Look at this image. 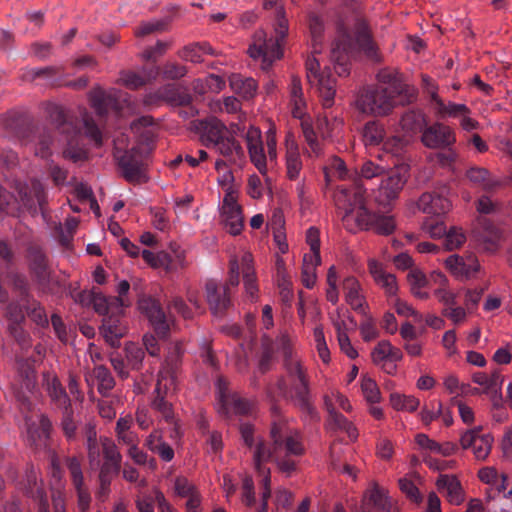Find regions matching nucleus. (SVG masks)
Segmentation results:
<instances>
[{
    "instance_id": "44",
    "label": "nucleus",
    "mask_w": 512,
    "mask_h": 512,
    "mask_svg": "<svg viewBox=\"0 0 512 512\" xmlns=\"http://www.w3.org/2000/svg\"><path fill=\"white\" fill-rule=\"evenodd\" d=\"M467 178L483 187L484 190L490 192L500 186V182L490 177V173L485 168H471L466 173Z\"/></svg>"
},
{
    "instance_id": "9",
    "label": "nucleus",
    "mask_w": 512,
    "mask_h": 512,
    "mask_svg": "<svg viewBox=\"0 0 512 512\" xmlns=\"http://www.w3.org/2000/svg\"><path fill=\"white\" fill-rule=\"evenodd\" d=\"M27 260L30 275L43 293L51 291L53 282L52 271L48 264V258L42 248L34 243L27 247Z\"/></svg>"
},
{
    "instance_id": "39",
    "label": "nucleus",
    "mask_w": 512,
    "mask_h": 512,
    "mask_svg": "<svg viewBox=\"0 0 512 512\" xmlns=\"http://www.w3.org/2000/svg\"><path fill=\"white\" fill-rule=\"evenodd\" d=\"M242 274L246 293L254 299L258 292L256 277L252 266V255L245 253L241 259Z\"/></svg>"
},
{
    "instance_id": "20",
    "label": "nucleus",
    "mask_w": 512,
    "mask_h": 512,
    "mask_svg": "<svg viewBox=\"0 0 512 512\" xmlns=\"http://www.w3.org/2000/svg\"><path fill=\"white\" fill-rule=\"evenodd\" d=\"M122 310H114L105 315L102 320L101 334L113 348L120 345V339L126 334V327L120 319Z\"/></svg>"
},
{
    "instance_id": "52",
    "label": "nucleus",
    "mask_w": 512,
    "mask_h": 512,
    "mask_svg": "<svg viewBox=\"0 0 512 512\" xmlns=\"http://www.w3.org/2000/svg\"><path fill=\"white\" fill-rule=\"evenodd\" d=\"M286 169L287 176L290 180H295L298 178L302 169V161L296 145L287 149Z\"/></svg>"
},
{
    "instance_id": "7",
    "label": "nucleus",
    "mask_w": 512,
    "mask_h": 512,
    "mask_svg": "<svg viewBox=\"0 0 512 512\" xmlns=\"http://www.w3.org/2000/svg\"><path fill=\"white\" fill-rule=\"evenodd\" d=\"M114 157L117 161L121 176L130 183H144L148 180L144 154L139 145L129 150L116 147Z\"/></svg>"
},
{
    "instance_id": "4",
    "label": "nucleus",
    "mask_w": 512,
    "mask_h": 512,
    "mask_svg": "<svg viewBox=\"0 0 512 512\" xmlns=\"http://www.w3.org/2000/svg\"><path fill=\"white\" fill-rule=\"evenodd\" d=\"M45 112L50 124L66 142L63 150L64 158L73 162L85 160L87 152L84 149L83 135L77 117L56 103L46 104Z\"/></svg>"
},
{
    "instance_id": "11",
    "label": "nucleus",
    "mask_w": 512,
    "mask_h": 512,
    "mask_svg": "<svg viewBox=\"0 0 512 512\" xmlns=\"http://www.w3.org/2000/svg\"><path fill=\"white\" fill-rule=\"evenodd\" d=\"M400 512L399 508L395 506L388 496L387 490L380 487L377 483L365 492L361 506L355 507L352 512Z\"/></svg>"
},
{
    "instance_id": "50",
    "label": "nucleus",
    "mask_w": 512,
    "mask_h": 512,
    "mask_svg": "<svg viewBox=\"0 0 512 512\" xmlns=\"http://www.w3.org/2000/svg\"><path fill=\"white\" fill-rule=\"evenodd\" d=\"M93 374L98 382V392L106 395L115 386L114 378L109 369L103 365H98L94 368Z\"/></svg>"
},
{
    "instance_id": "51",
    "label": "nucleus",
    "mask_w": 512,
    "mask_h": 512,
    "mask_svg": "<svg viewBox=\"0 0 512 512\" xmlns=\"http://www.w3.org/2000/svg\"><path fill=\"white\" fill-rule=\"evenodd\" d=\"M47 391L58 408L62 409L71 405L70 398L61 386V383L58 381V379L53 378L51 381L48 380Z\"/></svg>"
},
{
    "instance_id": "1",
    "label": "nucleus",
    "mask_w": 512,
    "mask_h": 512,
    "mask_svg": "<svg viewBox=\"0 0 512 512\" xmlns=\"http://www.w3.org/2000/svg\"><path fill=\"white\" fill-rule=\"evenodd\" d=\"M267 394L272 402L271 442L260 439L253 451L254 468L262 477L263 489H270L271 482L270 468L266 467V463H275L279 471L289 476L297 468L296 458L302 456L305 451L300 434L292 430L282 417L281 408L275 400L272 388H268Z\"/></svg>"
},
{
    "instance_id": "16",
    "label": "nucleus",
    "mask_w": 512,
    "mask_h": 512,
    "mask_svg": "<svg viewBox=\"0 0 512 512\" xmlns=\"http://www.w3.org/2000/svg\"><path fill=\"white\" fill-rule=\"evenodd\" d=\"M18 370L22 379V389H25V391H18L16 393V399L23 412L31 411L32 402L26 392L33 394L36 388V373L33 365L28 360H19Z\"/></svg>"
},
{
    "instance_id": "62",
    "label": "nucleus",
    "mask_w": 512,
    "mask_h": 512,
    "mask_svg": "<svg viewBox=\"0 0 512 512\" xmlns=\"http://www.w3.org/2000/svg\"><path fill=\"white\" fill-rule=\"evenodd\" d=\"M83 126L85 135L90 138L96 146H101L103 142L102 132L92 116L85 114L83 117Z\"/></svg>"
},
{
    "instance_id": "59",
    "label": "nucleus",
    "mask_w": 512,
    "mask_h": 512,
    "mask_svg": "<svg viewBox=\"0 0 512 512\" xmlns=\"http://www.w3.org/2000/svg\"><path fill=\"white\" fill-rule=\"evenodd\" d=\"M8 278L13 285L14 289L19 292L20 301L23 302L25 299L30 298L29 294V283L25 275L7 271Z\"/></svg>"
},
{
    "instance_id": "28",
    "label": "nucleus",
    "mask_w": 512,
    "mask_h": 512,
    "mask_svg": "<svg viewBox=\"0 0 512 512\" xmlns=\"http://www.w3.org/2000/svg\"><path fill=\"white\" fill-rule=\"evenodd\" d=\"M224 380L218 379V386L220 389V402L226 413L232 411L238 415H247L252 409V404L245 398H242L236 393L229 394L224 391L223 386Z\"/></svg>"
},
{
    "instance_id": "6",
    "label": "nucleus",
    "mask_w": 512,
    "mask_h": 512,
    "mask_svg": "<svg viewBox=\"0 0 512 512\" xmlns=\"http://www.w3.org/2000/svg\"><path fill=\"white\" fill-rule=\"evenodd\" d=\"M279 396L296 407L305 424H312L320 420L319 413L312 402L310 380L286 381L284 376L276 382Z\"/></svg>"
},
{
    "instance_id": "26",
    "label": "nucleus",
    "mask_w": 512,
    "mask_h": 512,
    "mask_svg": "<svg viewBox=\"0 0 512 512\" xmlns=\"http://www.w3.org/2000/svg\"><path fill=\"white\" fill-rule=\"evenodd\" d=\"M158 74L159 69L157 67H144L142 69V74L132 70H122L120 72L118 83L128 89L137 90L148 82L154 80Z\"/></svg>"
},
{
    "instance_id": "35",
    "label": "nucleus",
    "mask_w": 512,
    "mask_h": 512,
    "mask_svg": "<svg viewBox=\"0 0 512 512\" xmlns=\"http://www.w3.org/2000/svg\"><path fill=\"white\" fill-rule=\"evenodd\" d=\"M424 229L434 239H442V248L448 250V230L446 216H434L427 219L423 224Z\"/></svg>"
},
{
    "instance_id": "43",
    "label": "nucleus",
    "mask_w": 512,
    "mask_h": 512,
    "mask_svg": "<svg viewBox=\"0 0 512 512\" xmlns=\"http://www.w3.org/2000/svg\"><path fill=\"white\" fill-rule=\"evenodd\" d=\"M232 90L244 99L252 98L257 90V83L253 78H244L240 75H233L230 78Z\"/></svg>"
},
{
    "instance_id": "8",
    "label": "nucleus",
    "mask_w": 512,
    "mask_h": 512,
    "mask_svg": "<svg viewBox=\"0 0 512 512\" xmlns=\"http://www.w3.org/2000/svg\"><path fill=\"white\" fill-rule=\"evenodd\" d=\"M307 71V81L311 86H315L319 92L324 108H330L334 103L335 97V79L331 75L329 67L320 71L319 60L313 55L308 57L305 63Z\"/></svg>"
},
{
    "instance_id": "46",
    "label": "nucleus",
    "mask_w": 512,
    "mask_h": 512,
    "mask_svg": "<svg viewBox=\"0 0 512 512\" xmlns=\"http://www.w3.org/2000/svg\"><path fill=\"white\" fill-rule=\"evenodd\" d=\"M503 376L500 374L499 369H494L490 375H488L487 395L489 396L492 405L498 407L502 404V384Z\"/></svg>"
},
{
    "instance_id": "49",
    "label": "nucleus",
    "mask_w": 512,
    "mask_h": 512,
    "mask_svg": "<svg viewBox=\"0 0 512 512\" xmlns=\"http://www.w3.org/2000/svg\"><path fill=\"white\" fill-rule=\"evenodd\" d=\"M61 428L68 440H75L77 437L78 421L74 418L72 405L62 408Z\"/></svg>"
},
{
    "instance_id": "60",
    "label": "nucleus",
    "mask_w": 512,
    "mask_h": 512,
    "mask_svg": "<svg viewBox=\"0 0 512 512\" xmlns=\"http://www.w3.org/2000/svg\"><path fill=\"white\" fill-rule=\"evenodd\" d=\"M7 326L20 325L26 323V317L22 305L18 302H11L6 307L5 313Z\"/></svg>"
},
{
    "instance_id": "37",
    "label": "nucleus",
    "mask_w": 512,
    "mask_h": 512,
    "mask_svg": "<svg viewBox=\"0 0 512 512\" xmlns=\"http://www.w3.org/2000/svg\"><path fill=\"white\" fill-rule=\"evenodd\" d=\"M22 303L26 314L31 319V321L42 328H47L49 326L47 313L39 301L35 300L33 297H30L25 299V301Z\"/></svg>"
},
{
    "instance_id": "56",
    "label": "nucleus",
    "mask_w": 512,
    "mask_h": 512,
    "mask_svg": "<svg viewBox=\"0 0 512 512\" xmlns=\"http://www.w3.org/2000/svg\"><path fill=\"white\" fill-rule=\"evenodd\" d=\"M25 324L7 326V331L21 350L31 347V336L24 328Z\"/></svg>"
},
{
    "instance_id": "41",
    "label": "nucleus",
    "mask_w": 512,
    "mask_h": 512,
    "mask_svg": "<svg viewBox=\"0 0 512 512\" xmlns=\"http://www.w3.org/2000/svg\"><path fill=\"white\" fill-rule=\"evenodd\" d=\"M176 387V375L172 370H163L158 374L156 387L154 389V396H161L167 399Z\"/></svg>"
},
{
    "instance_id": "34",
    "label": "nucleus",
    "mask_w": 512,
    "mask_h": 512,
    "mask_svg": "<svg viewBox=\"0 0 512 512\" xmlns=\"http://www.w3.org/2000/svg\"><path fill=\"white\" fill-rule=\"evenodd\" d=\"M426 119L424 114L420 110H409L406 111L400 120L402 130L407 135H414L422 132L426 128Z\"/></svg>"
},
{
    "instance_id": "55",
    "label": "nucleus",
    "mask_w": 512,
    "mask_h": 512,
    "mask_svg": "<svg viewBox=\"0 0 512 512\" xmlns=\"http://www.w3.org/2000/svg\"><path fill=\"white\" fill-rule=\"evenodd\" d=\"M390 403L396 410H406L409 412L415 411L420 404L419 400L414 396L400 395L397 393L391 394Z\"/></svg>"
},
{
    "instance_id": "42",
    "label": "nucleus",
    "mask_w": 512,
    "mask_h": 512,
    "mask_svg": "<svg viewBox=\"0 0 512 512\" xmlns=\"http://www.w3.org/2000/svg\"><path fill=\"white\" fill-rule=\"evenodd\" d=\"M176 387V375L172 370H163L158 374L156 387L154 389V396H161L167 399Z\"/></svg>"
},
{
    "instance_id": "40",
    "label": "nucleus",
    "mask_w": 512,
    "mask_h": 512,
    "mask_svg": "<svg viewBox=\"0 0 512 512\" xmlns=\"http://www.w3.org/2000/svg\"><path fill=\"white\" fill-rule=\"evenodd\" d=\"M385 129L379 121L367 122L362 130V140L365 146H377L384 141Z\"/></svg>"
},
{
    "instance_id": "53",
    "label": "nucleus",
    "mask_w": 512,
    "mask_h": 512,
    "mask_svg": "<svg viewBox=\"0 0 512 512\" xmlns=\"http://www.w3.org/2000/svg\"><path fill=\"white\" fill-rule=\"evenodd\" d=\"M328 425L331 429H338L345 431L349 437L355 438L357 436L356 428L348 419L341 413L333 412L328 417Z\"/></svg>"
},
{
    "instance_id": "25",
    "label": "nucleus",
    "mask_w": 512,
    "mask_h": 512,
    "mask_svg": "<svg viewBox=\"0 0 512 512\" xmlns=\"http://www.w3.org/2000/svg\"><path fill=\"white\" fill-rule=\"evenodd\" d=\"M196 129L200 133L202 144L206 147L214 146L227 134L225 125L215 117L199 121Z\"/></svg>"
},
{
    "instance_id": "14",
    "label": "nucleus",
    "mask_w": 512,
    "mask_h": 512,
    "mask_svg": "<svg viewBox=\"0 0 512 512\" xmlns=\"http://www.w3.org/2000/svg\"><path fill=\"white\" fill-rule=\"evenodd\" d=\"M416 443L424 450V462L435 471H443L447 462L444 459L448 448L429 439L425 434H417Z\"/></svg>"
},
{
    "instance_id": "57",
    "label": "nucleus",
    "mask_w": 512,
    "mask_h": 512,
    "mask_svg": "<svg viewBox=\"0 0 512 512\" xmlns=\"http://www.w3.org/2000/svg\"><path fill=\"white\" fill-rule=\"evenodd\" d=\"M52 133L49 129L43 128L37 135L35 154L43 159L51 155Z\"/></svg>"
},
{
    "instance_id": "31",
    "label": "nucleus",
    "mask_w": 512,
    "mask_h": 512,
    "mask_svg": "<svg viewBox=\"0 0 512 512\" xmlns=\"http://www.w3.org/2000/svg\"><path fill=\"white\" fill-rule=\"evenodd\" d=\"M89 302L93 305L95 311L102 315H107L114 310H123L126 306L124 299L120 297H106L101 292L91 291L89 295Z\"/></svg>"
},
{
    "instance_id": "32",
    "label": "nucleus",
    "mask_w": 512,
    "mask_h": 512,
    "mask_svg": "<svg viewBox=\"0 0 512 512\" xmlns=\"http://www.w3.org/2000/svg\"><path fill=\"white\" fill-rule=\"evenodd\" d=\"M368 268L374 281L381 286L388 295L392 296L396 294L398 286L395 275L387 273L376 260H370Z\"/></svg>"
},
{
    "instance_id": "47",
    "label": "nucleus",
    "mask_w": 512,
    "mask_h": 512,
    "mask_svg": "<svg viewBox=\"0 0 512 512\" xmlns=\"http://www.w3.org/2000/svg\"><path fill=\"white\" fill-rule=\"evenodd\" d=\"M469 114L470 110L466 105L450 103V118H458L460 126L465 131L475 130L479 125Z\"/></svg>"
},
{
    "instance_id": "38",
    "label": "nucleus",
    "mask_w": 512,
    "mask_h": 512,
    "mask_svg": "<svg viewBox=\"0 0 512 512\" xmlns=\"http://www.w3.org/2000/svg\"><path fill=\"white\" fill-rule=\"evenodd\" d=\"M308 27L312 41V53H320L325 29L324 21L317 13L310 12L308 14Z\"/></svg>"
},
{
    "instance_id": "10",
    "label": "nucleus",
    "mask_w": 512,
    "mask_h": 512,
    "mask_svg": "<svg viewBox=\"0 0 512 512\" xmlns=\"http://www.w3.org/2000/svg\"><path fill=\"white\" fill-rule=\"evenodd\" d=\"M406 182L407 173L404 168L390 171L382 178L378 189L374 192L375 202L383 207L390 205L398 198Z\"/></svg>"
},
{
    "instance_id": "29",
    "label": "nucleus",
    "mask_w": 512,
    "mask_h": 512,
    "mask_svg": "<svg viewBox=\"0 0 512 512\" xmlns=\"http://www.w3.org/2000/svg\"><path fill=\"white\" fill-rule=\"evenodd\" d=\"M421 141L428 148L445 150L448 146V127L441 123L427 126L423 130Z\"/></svg>"
},
{
    "instance_id": "61",
    "label": "nucleus",
    "mask_w": 512,
    "mask_h": 512,
    "mask_svg": "<svg viewBox=\"0 0 512 512\" xmlns=\"http://www.w3.org/2000/svg\"><path fill=\"white\" fill-rule=\"evenodd\" d=\"M142 257L147 263L151 264L152 266H165L167 270L174 269L172 265L171 256L168 255L167 253L162 252L159 253L158 255H155L150 250L144 249L142 251Z\"/></svg>"
},
{
    "instance_id": "22",
    "label": "nucleus",
    "mask_w": 512,
    "mask_h": 512,
    "mask_svg": "<svg viewBox=\"0 0 512 512\" xmlns=\"http://www.w3.org/2000/svg\"><path fill=\"white\" fill-rule=\"evenodd\" d=\"M366 189L362 185L356 183L352 189H342L338 195L337 203L340 206L343 199L346 205L343 207L345 213L343 218L349 217L355 210L356 217L360 214L362 209H367L365 205Z\"/></svg>"
},
{
    "instance_id": "64",
    "label": "nucleus",
    "mask_w": 512,
    "mask_h": 512,
    "mask_svg": "<svg viewBox=\"0 0 512 512\" xmlns=\"http://www.w3.org/2000/svg\"><path fill=\"white\" fill-rule=\"evenodd\" d=\"M161 74L165 79L178 80L187 74V68L175 62H167L163 65Z\"/></svg>"
},
{
    "instance_id": "45",
    "label": "nucleus",
    "mask_w": 512,
    "mask_h": 512,
    "mask_svg": "<svg viewBox=\"0 0 512 512\" xmlns=\"http://www.w3.org/2000/svg\"><path fill=\"white\" fill-rule=\"evenodd\" d=\"M213 147H215L221 155L227 158H241L244 156V150L240 143L233 137L227 136L226 134L217 143H215Z\"/></svg>"
},
{
    "instance_id": "63",
    "label": "nucleus",
    "mask_w": 512,
    "mask_h": 512,
    "mask_svg": "<svg viewBox=\"0 0 512 512\" xmlns=\"http://www.w3.org/2000/svg\"><path fill=\"white\" fill-rule=\"evenodd\" d=\"M152 408L155 409L167 423L174 422V412L172 404L161 396H154Z\"/></svg>"
},
{
    "instance_id": "15",
    "label": "nucleus",
    "mask_w": 512,
    "mask_h": 512,
    "mask_svg": "<svg viewBox=\"0 0 512 512\" xmlns=\"http://www.w3.org/2000/svg\"><path fill=\"white\" fill-rule=\"evenodd\" d=\"M139 309L148 317L158 337L165 338L170 326L160 303L151 297L143 298L139 301Z\"/></svg>"
},
{
    "instance_id": "58",
    "label": "nucleus",
    "mask_w": 512,
    "mask_h": 512,
    "mask_svg": "<svg viewBox=\"0 0 512 512\" xmlns=\"http://www.w3.org/2000/svg\"><path fill=\"white\" fill-rule=\"evenodd\" d=\"M101 448L104 458L103 462L121 465L122 455L111 439L104 438L101 442Z\"/></svg>"
},
{
    "instance_id": "21",
    "label": "nucleus",
    "mask_w": 512,
    "mask_h": 512,
    "mask_svg": "<svg viewBox=\"0 0 512 512\" xmlns=\"http://www.w3.org/2000/svg\"><path fill=\"white\" fill-rule=\"evenodd\" d=\"M20 197L23 205L31 212L36 213L37 210L45 215V205L47 203L45 188L38 180H32L29 187L21 189Z\"/></svg>"
},
{
    "instance_id": "17",
    "label": "nucleus",
    "mask_w": 512,
    "mask_h": 512,
    "mask_svg": "<svg viewBox=\"0 0 512 512\" xmlns=\"http://www.w3.org/2000/svg\"><path fill=\"white\" fill-rule=\"evenodd\" d=\"M206 300L214 315H222L230 306L228 287L210 279L205 284Z\"/></svg>"
},
{
    "instance_id": "27",
    "label": "nucleus",
    "mask_w": 512,
    "mask_h": 512,
    "mask_svg": "<svg viewBox=\"0 0 512 512\" xmlns=\"http://www.w3.org/2000/svg\"><path fill=\"white\" fill-rule=\"evenodd\" d=\"M282 351L284 356V368L286 371V376L284 377L286 381H306L310 380L307 369L302 365V363L293 357L292 349L289 346L288 340H283L282 343Z\"/></svg>"
},
{
    "instance_id": "24",
    "label": "nucleus",
    "mask_w": 512,
    "mask_h": 512,
    "mask_svg": "<svg viewBox=\"0 0 512 512\" xmlns=\"http://www.w3.org/2000/svg\"><path fill=\"white\" fill-rule=\"evenodd\" d=\"M246 141L252 163L261 174H265L267 170V157L264 153L260 130L251 128L247 132Z\"/></svg>"
},
{
    "instance_id": "54",
    "label": "nucleus",
    "mask_w": 512,
    "mask_h": 512,
    "mask_svg": "<svg viewBox=\"0 0 512 512\" xmlns=\"http://www.w3.org/2000/svg\"><path fill=\"white\" fill-rule=\"evenodd\" d=\"M126 359L134 370H140L145 357L144 349L135 343H127L125 346Z\"/></svg>"
},
{
    "instance_id": "19",
    "label": "nucleus",
    "mask_w": 512,
    "mask_h": 512,
    "mask_svg": "<svg viewBox=\"0 0 512 512\" xmlns=\"http://www.w3.org/2000/svg\"><path fill=\"white\" fill-rule=\"evenodd\" d=\"M460 441L464 449H472L475 457L483 460L491 451L493 438L489 433H482L481 430H471L465 433Z\"/></svg>"
},
{
    "instance_id": "23",
    "label": "nucleus",
    "mask_w": 512,
    "mask_h": 512,
    "mask_svg": "<svg viewBox=\"0 0 512 512\" xmlns=\"http://www.w3.org/2000/svg\"><path fill=\"white\" fill-rule=\"evenodd\" d=\"M67 468L77 492L79 509L81 512H86L90 506L91 497L88 490L84 487L80 461L75 457L68 458Z\"/></svg>"
},
{
    "instance_id": "12",
    "label": "nucleus",
    "mask_w": 512,
    "mask_h": 512,
    "mask_svg": "<svg viewBox=\"0 0 512 512\" xmlns=\"http://www.w3.org/2000/svg\"><path fill=\"white\" fill-rule=\"evenodd\" d=\"M357 225L365 230H373L383 236L391 235L396 230V221L393 215L380 212H372L369 209H362L356 217Z\"/></svg>"
},
{
    "instance_id": "3",
    "label": "nucleus",
    "mask_w": 512,
    "mask_h": 512,
    "mask_svg": "<svg viewBox=\"0 0 512 512\" xmlns=\"http://www.w3.org/2000/svg\"><path fill=\"white\" fill-rule=\"evenodd\" d=\"M337 34L331 48L330 59L338 76L349 75V61L352 58L356 59L364 56L374 62L380 61L378 48L364 20L358 19L356 21L353 33H350L342 23H339Z\"/></svg>"
},
{
    "instance_id": "13",
    "label": "nucleus",
    "mask_w": 512,
    "mask_h": 512,
    "mask_svg": "<svg viewBox=\"0 0 512 512\" xmlns=\"http://www.w3.org/2000/svg\"><path fill=\"white\" fill-rule=\"evenodd\" d=\"M221 218L228 232L232 235H238L243 229V215L241 206L237 203L236 195L233 191H227L223 198L221 207Z\"/></svg>"
},
{
    "instance_id": "18",
    "label": "nucleus",
    "mask_w": 512,
    "mask_h": 512,
    "mask_svg": "<svg viewBox=\"0 0 512 512\" xmlns=\"http://www.w3.org/2000/svg\"><path fill=\"white\" fill-rule=\"evenodd\" d=\"M480 270V264L473 253L450 255V274L458 280H469Z\"/></svg>"
},
{
    "instance_id": "2",
    "label": "nucleus",
    "mask_w": 512,
    "mask_h": 512,
    "mask_svg": "<svg viewBox=\"0 0 512 512\" xmlns=\"http://www.w3.org/2000/svg\"><path fill=\"white\" fill-rule=\"evenodd\" d=\"M378 83L364 88L358 94L357 108L373 116H386L395 106L403 103L404 98L410 102L414 96V89H410L402 79V75L395 69L383 68L377 73Z\"/></svg>"
},
{
    "instance_id": "30",
    "label": "nucleus",
    "mask_w": 512,
    "mask_h": 512,
    "mask_svg": "<svg viewBox=\"0 0 512 512\" xmlns=\"http://www.w3.org/2000/svg\"><path fill=\"white\" fill-rule=\"evenodd\" d=\"M443 193L444 191L422 194L418 201L419 209L427 214L446 216L448 199Z\"/></svg>"
},
{
    "instance_id": "33",
    "label": "nucleus",
    "mask_w": 512,
    "mask_h": 512,
    "mask_svg": "<svg viewBox=\"0 0 512 512\" xmlns=\"http://www.w3.org/2000/svg\"><path fill=\"white\" fill-rule=\"evenodd\" d=\"M479 225L481 227L479 237L484 249L488 252H494L501 238L500 230L485 217L479 219Z\"/></svg>"
},
{
    "instance_id": "5",
    "label": "nucleus",
    "mask_w": 512,
    "mask_h": 512,
    "mask_svg": "<svg viewBox=\"0 0 512 512\" xmlns=\"http://www.w3.org/2000/svg\"><path fill=\"white\" fill-rule=\"evenodd\" d=\"M275 37H267L263 30L253 35V42L248 48V54L253 59H262V69L268 70L273 62L283 55V41L288 33V20L282 6L277 7L275 14Z\"/></svg>"
},
{
    "instance_id": "36",
    "label": "nucleus",
    "mask_w": 512,
    "mask_h": 512,
    "mask_svg": "<svg viewBox=\"0 0 512 512\" xmlns=\"http://www.w3.org/2000/svg\"><path fill=\"white\" fill-rule=\"evenodd\" d=\"M343 290L345 292L346 302L355 311L363 309L364 300L360 295V284L355 277H347L343 281Z\"/></svg>"
},
{
    "instance_id": "48",
    "label": "nucleus",
    "mask_w": 512,
    "mask_h": 512,
    "mask_svg": "<svg viewBox=\"0 0 512 512\" xmlns=\"http://www.w3.org/2000/svg\"><path fill=\"white\" fill-rule=\"evenodd\" d=\"M91 104L100 118L105 117L114 107L115 99L102 90L95 91L91 96Z\"/></svg>"
}]
</instances>
